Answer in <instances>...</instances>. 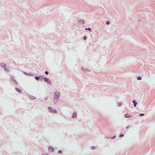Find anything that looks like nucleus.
Masks as SVG:
<instances>
[{"instance_id":"obj_1","label":"nucleus","mask_w":155,"mask_h":155,"mask_svg":"<svg viewBox=\"0 0 155 155\" xmlns=\"http://www.w3.org/2000/svg\"><path fill=\"white\" fill-rule=\"evenodd\" d=\"M60 96L59 93L58 92H56L55 93L54 95V103H56L57 102L58 99Z\"/></svg>"},{"instance_id":"obj_2","label":"nucleus","mask_w":155,"mask_h":155,"mask_svg":"<svg viewBox=\"0 0 155 155\" xmlns=\"http://www.w3.org/2000/svg\"><path fill=\"white\" fill-rule=\"evenodd\" d=\"M131 116V115L128 114H126L124 115V117L125 118H129Z\"/></svg>"},{"instance_id":"obj_3","label":"nucleus","mask_w":155,"mask_h":155,"mask_svg":"<svg viewBox=\"0 0 155 155\" xmlns=\"http://www.w3.org/2000/svg\"><path fill=\"white\" fill-rule=\"evenodd\" d=\"M48 150L50 151H53L54 150V149L51 147H50L48 148Z\"/></svg>"},{"instance_id":"obj_4","label":"nucleus","mask_w":155,"mask_h":155,"mask_svg":"<svg viewBox=\"0 0 155 155\" xmlns=\"http://www.w3.org/2000/svg\"><path fill=\"white\" fill-rule=\"evenodd\" d=\"M76 115H77L76 113H73V114L72 117L73 118H75L76 117Z\"/></svg>"},{"instance_id":"obj_5","label":"nucleus","mask_w":155,"mask_h":155,"mask_svg":"<svg viewBox=\"0 0 155 155\" xmlns=\"http://www.w3.org/2000/svg\"><path fill=\"white\" fill-rule=\"evenodd\" d=\"M44 81H46V82H47L48 83V81H49L48 80V79L47 78H44Z\"/></svg>"},{"instance_id":"obj_6","label":"nucleus","mask_w":155,"mask_h":155,"mask_svg":"<svg viewBox=\"0 0 155 155\" xmlns=\"http://www.w3.org/2000/svg\"><path fill=\"white\" fill-rule=\"evenodd\" d=\"M16 91L18 92L19 93H21V90L19 89L18 88H16Z\"/></svg>"},{"instance_id":"obj_7","label":"nucleus","mask_w":155,"mask_h":155,"mask_svg":"<svg viewBox=\"0 0 155 155\" xmlns=\"http://www.w3.org/2000/svg\"><path fill=\"white\" fill-rule=\"evenodd\" d=\"M1 65L2 67H5L6 66V65L4 63H1L0 64Z\"/></svg>"},{"instance_id":"obj_8","label":"nucleus","mask_w":155,"mask_h":155,"mask_svg":"<svg viewBox=\"0 0 155 155\" xmlns=\"http://www.w3.org/2000/svg\"><path fill=\"white\" fill-rule=\"evenodd\" d=\"M133 102L134 103V106L135 107H136V106L137 104V102H136V101H135L134 100H133Z\"/></svg>"},{"instance_id":"obj_9","label":"nucleus","mask_w":155,"mask_h":155,"mask_svg":"<svg viewBox=\"0 0 155 155\" xmlns=\"http://www.w3.org/2000/svg\"><path fill=\"white\" fill-rule=\"evenodd\" d=\"M48 110L51 112V111L52 110V109L50 107H48Z\"/></svg>"},{"instance_id":"obj_10","label":"nucleus","mask_w":155,"mask_h":155,"mask_svg":"<svg viewBox=\"0 0 155 155\" xmlns=\"http://www.w3.org/2000/svg\"><path fill=\"white\" fill-rule=\"evenodd\" d=\"M78 22H81V23L82 24H84V21L83 20H80V21H78Z\"/></svg>"},{"instance_id":"obj_11","label":"nucleus","mask_w":155,"mask_h":155,"mask_svg":"<svg viewBox=\"0 0 155 155\" xmlns=\"http://www.w3.org/2000/svg\"><path fill=\"white\" fill-rule=\"evenodd\" d=\"M51 113H56V111L55 110H52L51 111Z\"/></svg>"},{"instance_id":"obj_12","label":"nucleus","mask_w":155,"mask_h":155,"mask_svg":"<svg viewBox=\"0 0 155 155\" xmlns=\"http://www.w3.org/2000/svg\"><path fill=\"white\" fill-rule=\"evenodd\" d=\"M95 147L94 146H92L91 147V149L92 150H94L95 149Z\"/></svg>"},{"instance_id":"obj_13","label":"nucleus","mask_w":155,"mask_h":155,"mask_svg":"<svg viewBox=\"0 0 155 155\" xmlns=\"http://www.w3.org/2000/svg\"><path fill=\"white\" fill-rule=\"evenodd\" d=\"M141 79V78L140 77H137V79L138 80H140Z\"/></svg>"},{"instance_id":"obj_14","label":"nucleus","mask_w":155,"mask_h":155,"mask_svg":"<svg viewBox=\"0 0 155 155\" xmlns=\"http://www.w3.org/2000/svg\"><path fill=\"white\" fill-rule=\"evenodd\" d=\"M144 114H139V116H144Z\"/></svg>"},{"instance_id":"obj_15","label":"nucleus","mask_w":155,"mask_h":155,"mask_svg":"<svg viewBox=\"0 0 155 155\" xmlns=\"http://www.w3.org/2000/svg\"><path fill=\"white\" fill-rule=\"evenodd\" d=\"M106 24H107V25H109V24H110V22H109V21H107L106 22Z\"/></svg>"},{"instance_id":"obj_16","label":"nucleus","mask_w":155,"mask_h":155,"mask_svg":"<svg viewBox=\"0 0 155 155\" xmlns=\"http://www.w3.org/2000/svg\"><path fill=\"white\" fill-rule=\"evenodd\" d=\"M58 153H62V151L61 150H59L58 151Z\"/></svg>"},{"instance_id":"obj_17","label":"nucleus","mask_w":155,"mask_h":155,"mask_svg":"<svg viewBox=\"0 0 155 155\" xmlns=\"http://www.w3.org/2000/svg\"><path fill=\"white\" fill-rule=\"evenodd\" d=\"M83 38H84V40H85L87 38V37L86 36H85Z\"/></svg>"},{"instance_id":"obj_18","label":"nucleus","mask_w":155,"mask_h":155,"mask_svg":"<svg viewBox=\"0 0 155 155\" xmlns=\"http://www.w3.org/2000/svg\"><path fill=\"white\" fill-rule=\"evenodd\" d=\"M35 78L36 79V80H38L39 78L38 77H35Z\"/></svg>"},{"instance_id":"obj_19","label":"nucleus","mask_w":155,"mask_h":155,"mask_svg":"<svg viewBox=\"0 0 155 155\" xmlns=\"http://www.w3.org/2000/svg\"><path fill=\"white\" fill-rule=\"evenodd\" d=\"M45 73L46 74H48V72L47 71H45Z\"/></svg>"},{"instance_id":"obj_20","label":"nucleus","mask_w":155,"mask_h":155,"mask_svg":"<svg viewBox=\"0 0 155 155\" xmlns=\"http://www.w3.org/2000/svg\"><path fill=\"white\" fill-rule=\"evenodd\" d=\"M88 29L90 31H91V28H88Z\"/></svg>"},{"instance_id":"obj_21","label":"nucleus","mask_w":155,"mask_h":155,"mask_svg":"<svg viewBox=\"0 0 155 155\" xmlns=\"http://www.w3.org/2000/svg\"><path fill=\"white\" fill-rule=\"evenodd\" d=\"M123 136H124V135L123 134V135H122L121 136V135H120V137H121H121H123Z\"/></svg>"},{"instance_id":"obj_22","label":"nucleus","mask_w":155,"mask_h":155,"mask_svg":"<svg viewBox=\"0 0 155 155\" xmlns=\"http://www.w3.org/2000/svg\"><path fill=\"white\" fill-rule=\"evenodd\" d=\"M85 29H86V30H87V28H86Z\"/></svg>"}]
</instances>
